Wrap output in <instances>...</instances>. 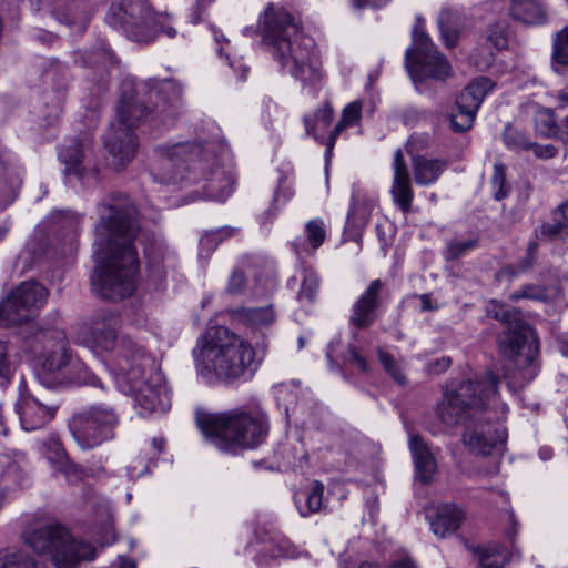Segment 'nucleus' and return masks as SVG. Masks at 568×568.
<instances>
[{
	"label": "nucleus",
	"mask_w": 568,
	"mask_h": 568,
	"mask_svg": "<svg viewBox=\"0 0 568 568\" xmlns=\"http://www.w3.org/2000/svg\"><path fill=\"white\" fill-rule=\"evenodd\" d=\"M38 381L47 388L55 389L68 383L64 369L69 365L70 354L64 332L58 327H38Z\"/></svg>",
	"instance_id": "9b49d317"
},
{
	"label": "nucleus",
	"mask_w": 568,
	"mask_h": 568,
	"mask_svg": "<svg viewBox=\"0 0 568 568\" xmlns=\"http://www.w3.org/2000/svg\"><path fill=\"white\" fill-rule=\"evenodd\" d=\"M452 361L449 357H440L436 361L428 363V371L432 374H440L449 368Z\"/></svg>",
	"instance_id": "4d7b16f0"
},
{
	"label": "nucleus",
	"mask_w": 568,
	"mask_h": 568,
	"mask_svg": "<svg viewBox=\"0 0 568 568\" xmlns=\"http://www.w3.org/2000/svg\"><path fill=\"white\" fill-rule=\"evenodd\" d=\"M318 286L320 280L317 274L313 270H304L298 298L313 302L316 297Z\"/></svg>",
	"instance_id": "e433bc0d"
},
{
	"label": "nucleus",
	"mask_w": 568,
	"mask_h": 568,
	"mask_svg": "<svg viewBox=\"0 0 568 568\" xmlns=\"http://www.w3.org/2000/svg\"><path fill=\"white\" fill-rule=\"evenodd\" d=\"M36 305V281L21 283L0 302V327L20 326L27 323Z\"/></svg>",
	"instance_id": "f3484780"
},
{
	"label": "nucleus",
	"mask_w": 568,
	"mask_h": 568,
	"mask_svg": "<svg viewBox=\"0 0 568 568\" xmlns=\"http://www.w3.org/2000/svg\"><path fill=\"white\" fill-rule=\"evenodd\" d=\"M17 184V179L14 176H11L9 185L4 186L1 190L2 194L0 197V209L6 207L13 201Z\"/></svg>",
	"instance_id": "5fc2aeb1"
},
{
	"label": "nucleus",
	"mask_w": 568,
	"mask_h": 568,
	"mask_svg": "<svg viewBox=\"0 0 568 568\" xmlns=\"http://www.w3.org/2000/svg\"><path fill=\"white\" fill-rule=\"evenodd\" d=\"M42 449L47 462L53 469L63 473L69 481H75L81 478V469L67 458L57 437H50L49 442L43 444Z\"/></svg>",
	"instance_id": "393cba45"
},
{
	"label": "nucleus",
	"mask_w": 568,
	"mask_h": 568,
	"mask_svg": "<svg viewBox=\"0 0 568 568\" xmlns=\"http://www.w3.org/2000/svg\"><path fill=\"white\" fill-rule=\"evenodd\" d=\"M89 61L92 65L101 63L103 68L111 67L116 63L114 53L105 45H102L99 50L92 52L89 57Z\"/></svg>",
	"instance_id": "de8ad7c7"
},
{
	"label": "nucleus",
	"mask_w": 568,
	"mask_h": 568,
	"mask_svg": "<svg viewBox=\"0 0 568 568\" xmlns=\"http://www.w3.org/2000/svg\"><path fill=\"white\" fill-rule=\"evenodd\" d=\"M235 231V229L231 227H221L215 231L206 232L200 239V257H209L210 254L217 247L219 243L233 236Z\"/></svg>",
	"instance_id": "72a5a7b5"
},
{
	"label": "nucleus",
	"mask_w": 568,
	"mask_h": 568,
	"mask_svg": "<svg viewBox=\"0 0 568 568\" xmlns=\"http://www.w3.org/2000/svg\"><path fill=\"white\" fill-rule=\"evenodd\" d=\"M50 220L60 225L62 230L74 231L80 217L71 211H55L51 214Z\"/></svg>",
	"instance_id": "a18cd8bd"
},
{
	"label": "nucleus",
	"mask_w": 568,
	"mask_h": 568,
	"mask_svg": "<svg viewBox=\"0 0 568 568\" xmlns=\"http://www.w3.org/2000/svg\"><path fill=\"white\" fill-rule=\"evenodd\" d=\"M195 369L207 384H232L252 376L256 369L253 346L224 326L205 331L193 349Z\"/></svg>",
	"instance_id": "39448f33"
},
{
	"label": "nucleus",
	"mask_w": 568,
	"mask_h": 568,
	"mask_svg": "<svg viewBox=\"0 0 568 568\" xmlns=\"http://www.w3.org/2000/svg\"><path fill=\"white\" fill-rule=\"evenodd\" d=\"M120 327L121 318L116 312L110 308L95 310L81 325L77 343L97 353L115 351L114 366L118 372L119 353L123 343H133L129 338L119 337Z\"/></svg>",
	"instance_id": "ddd939ff"
},
{
	"label": "nucleus",
	"mask_w": 568,
	"mask_h": 568,
	"mask_svg": "<svg viewBox=\"0 0 568 568\" xmlns=\"http://www.w3.org/2000/svg\"><path fill=\"white\" fill-rule=\"evenodd\" d=\"M348 361L351 364L355 365L362 373L368 372V363L366 358L359 355L354 347L349 348Z\"/></svg>",
	"instance_id": "6e6d98bb"
},
{
	"label": "nucleus",
	"mask_w": 568,
	"mask_h": 568,
	"mask_svg": "<svg viewBox=\"0 0 568 568\" xmlns=\"http://www.w3.org/2000/svg\"><path fill=\"white\" fill-rule=\"evenodd\" d=\"M498 378L486 373L480 379L468 378L447 386L436 407V415L446 426L464 425L462 442L476 455H489L505 443L506 432L497 425L508 407L497 394Z\"/></svg>",
	"instance_id": "f03ea898"
},
{
	"label": "nucleus",
	"mask_w": 568,
	"mask_h": 568,
	"mask_svg": "<svg viewBox=\"0 0 568 568\" xmlns=\"http://www.w3.org/2000/svg\"><path fill=\"white\" fill-rule=\"evenodd\" d=\"M59 405L57 403L44 404L38 400V419H42V424L52 420L57 414Z\"/></svg>",
	"instance_id": "603ef678"
},
{
	"label": "nucleus",
	"mask_w": 568,
	"mask_h": 568,
	"mask_svg": "<svg viewBox=\"0 0 568 568\" xmlns=\"http://www.w3.org/2000/svg\"><path fill=\"white\" fill-rule=\"evenodd\" d=\"M409 446L415 460L416 477L424 484L430 483L437 469L433 454L417 435L410 437Z\"/></svg>",
	"instance_id": "a878e982"
},
{
	"label": "nucleus",
	"mask_w": 568,
	"mask_h": 568,
	"mask_svg": "<svg viewBox=\"0 0 568 568\" xmlns=\"http://www.w3.org/2000/svg\"><path fill=\"white\" fill-rule=\"evenodd\" d=\"M168 17L163 14H155L153 12V19L148 22L145 28H151L154 30L155 36L159 31H162L169 38H174L176 36V30L172 26L166 24Z\"/></svg>",
	"instance_id": "49530a36"
},
{
	"label": "nucleus",
	"mask_w": 568,
	"mask_h": 568,
	"mask_svg": "<svg viewBox=\"0 0 568 568\" xmlns=\"http://www.w3.org/2000/svg\"><path fill=\"white\" fill-rule=\"evenodd\" d=\"M378 358L384 369L394 378V381L399 385H405L407 383L406 375L389 353L378 349Z\"/></svg>",
	"instance_id": "ea45409f"
},
{
	"label": "nucleus",
	"mask_w": 568,
	"mask_h": 568,
	"mask_svg": "<svg viewBox=\"0 0 568 568\" xmlns=\"http://www.w3.org/2000/svg\"><path fill=\"white\" fill-rule=\"evenodd\" d=\"M490 184L495 200L500 201L508 196L510 187L506 183V166L503 163L494 164Z\"/></svg>",
	"instance_id": "c9c22d12"
},
{
	"label": "nucleus",
	"mask_w": 568,
	"mask_h": 568,
	"mask_svg": "<svg viewBox=\"0 0 568 568\" xmlns=\"http://www.w3.org/2000/svg\"><path fill=\"white\" fill-rule=\"evenodd\" d=\"M480 568H501L490 556H485L481 560Z\"/></svg>",
	"instance_id": "774afa93"
},
{
	"label": "nucleus",
	"mask_w": 568,
	"mask_h": 568,
	"mask_svg": "<svg viewBox=\"0 0 568 568\" xmlns=\"http://www.w3.org/2000/svg\"><path fill=\"white\" fill-rule=\"evenodd\" d=\"M477 246L478 241L475 239L467 241L452 240L447 243L444 256L447 261H455L464 256L467 252L476 248Z\"/></svg>",
	"instance_id": "58836bf2"
},
{
	"label": "nucleus",
	"mask_w": 568,
	"mask_h": 568,
	"mask_svg": "<svg viewBox=\"0 0 568 568\" xmlns=\"http://www.w3.org/2000/svg\"><path fill=\"white\" fill-rule=\"evenodd\" d=\"M40 541L41 556L48 555L55 568H75L81 560L91 561L95 558L94 548L71 539L62 526L49 518H38V544Z\"/></svg>",
	"instance_id": "9d476101"
},
{
	"label": "nucleus",
	"mask_w": 568,
	"mask_h": 568,
	"mask_svg": "<svg viewBox=\"0 0 568 568\" xmlns=\"http://www.w3.org/2000/svg\"><path fill=\"white\" fill-rule=\"evenodd\" d=\"M555 97L559 103V106L565 108L568 106V87L559 90L555 93Z\"/></svg>",
	"instance_id": "0e129e2a"
},
{
	"label": "nucleus",
	"mask_w": 568,
	"mask_h": 568,
	"mask_svg": "<svg viewBox=\"0 0 568 568\" xmlns=\"http://www.w3.org/2000/svg\"><path fill=\"white\" fill-rule=\"evenodd\" d=\"M519 273H521V272L519 271L517 265H508L500 270L499 275L506 276L509 280H513V278L517 277Z\"/></svg>",
	"instance_id": "e2e57ef3"
},
{
	"label": "nucleus",
	"mask_w": 568,
	"mask_h": 568,
	"mask_svg": "<svg viewBox=\"0 0 568 568\" xmlns=\"http://www.w3.org/2000/svg\"><path fill=\"white\" fill-rule=\"evenodd\" d=\"M230 318L233 323L257 329L272 325L276 320L273 305L262 307H235L229 310Z\"/></svg>",
	"instance_id": "b1692460"
},
{
	"label": "nucleus",
	"mask_w": 568,
	"mask_h": 568,
	"mask_svg": "<svg viewBox=\"0 0 568 568\" xmlns=\"http://www.w3.org/2000/svg\"><path fill=\"white\" fill-rule=\"evenodd\" d=\"M487 315L507 325V329L498 335L499 351L517 364V372L508 378L510 389L529 384L539 372V342L535 331L521 318V313L496 300L488 302Z\"/></svg>",
	"instance_id": "0eeeda50"
},
{
	"label": "nucleus",
	"mask_w": 568,
	"mask_h": 568,
	"mask_svg": "<svg viewBox=\"0 0 568 568\" xmlns=\"http://www.w3.org/2000/svg\"><path fill=\"white\" fill-rule=\"evenodd\" d=\"M116 378L123 390L133 396L142 416L165 413L171 407L162 374L155 369L153 358L146 356L136 344L123 343Z\"/></svg>",
	"instance_id": "6e6552de"
},
{
	"label": "nucleus",
	"mask_w": 568,
	"mask_h": 568,
	"mask_svg": "<svg viewBox=\"0 0 568 568\" xmlns=\"http://www.w3.org/2000/svg\"><path fill=\"white\" fill-rule=\"evenodd\" d=\"M535 125L537 131L545 136H552L557 132L555 116L550 110H541L536 114Z\"/></svg>",
	"instance_id": "a19ab883"
},
{
	"label": "nucleus",
	"mask_w": 568,
	"mask_h": 568,
	"mask_svg": "<svg viewBox=\"0 0 568 568\" xmlns=\"http://www.w3.org/2000/svg\"><path fill=\"white\" fill-rule=\"evenodd\" d=\"M98 214L92 290L104 300L121 301L133 293L139 268L136 207L128 195L112 193L98 204Z\"/></svg>",
	"instance_id": "f257e3e1"
},
{
	"label": "nucleus",
	"mask_w": 568,
	"mask_h": 568,
	"mask_svg": "<svg viewBox=\"0 0 568 568\" xmlns=\"http://www.w3.org/2000/svg\"><path fill=\"white\" fill-rule=\"evenodd\" d=\"M390 0H353V3L356 8L364 7H383L387 4Z\"/></svg>",
	"instance_id": "052dcab7"
},
{
	"label": "nucleus",
	"mask_w": 568,
	"mask_h": 568,
	"mask_svg": "<svg viewBox=\"0 0 568 568\" xmlns=\"http://www.w3.org/2000/svg\"><path fill=\"white\" fill-rule=\"evenodd\" d=\"M104 146L108 151V163L115 171H121L134 159L138 152V142L134 132L116 129L111 123L104 138Z\"/></svg>",
	"instance_id": "a211bd4d"
},
{
	"label": "nucleus",
	"mask_w": 568,
	"mask_h": 568,
	"mask_svg": "<svg viewBox=\"0 0 568 568\" xmlns=\"http://www.w3.org/2000/svg\"><path fill=\"white\" fill-rule=\"evenodd\" d=\"M246 285V277L244 273L240 270H234L231 274L229 284H227V292L230 294H241L243 293Z\"/></svg>",
	"instance_id": "09e8293b"
},
{
	"label": "nucleus",
	"mask_w": 568,
	"mask_h": 568,
	"mask_svg": "<svg viewBox=\"0 0 568 568\" xmlns=\"http://www.w3.org/2000/svg\"><path fill=\"white\" fill-rule=\"evenodd\" d=\"M464 519L465 513L460 507L454 504H445L438 508L430 527L435 535L445 538L447 535L455 532Z\"/></svg>",
	"instance_id": "bb28decb"
},
{
	"label": "nucleus",
	"mask_w": 568,
	"mask_h": 568,
	"mask_svg": "<svg viewBox=\"0 0 568 568\" xmlns=\"http://www.w3.org/2000/svg\"><path fill=\"white\" fill-rule=\"evenodd\" d=\"M415 182L418 185L435 183L447 169L448 162L442 159H432L425 155L414 156L412 160Z\"/></svg>",
	"instance_id": "c85d7f7f"
},
{
	"label": "nucleus",
	"mask_w": 568,
	"mask_h": 568,
	"mask_svg": "<svg viewBox=\"0 0 568 568\" xmlns=\"http://www.w3.org/2000/svg\"><path fill=\"white\" fill-rule=\"evenodd\" d=\"M8 372L7 347L6 344L0 341V376H6Z\"/></svg>",
	"instance_id": "bf43d9fd"
},
{
	"label": "nucleus",
	"mask_w": 568,
	"mask_h": 568,
	"mask_svg": "<svg viewBox=\"0 0 568 568\" xmlns=\"http://www.w3.org/2000/svg\"><path fill=\"white\" fill-rule=\"evenodd\" d=\"M494 87L495 83L490 79L479 77L460 92L450 113V126L455 132H464L471 128L478 109Z\"/></svg>",
	"instance_id": "dca6fc26"
},
{
	"label": "nucleus",
	"mask_w": 568,
	"mask_h": 568,
	"mask_svg": "<svg viewBox=\"0 0 568 568\" xmlns=\"http://www.w3.org/2000/svg\"><path fill=\"white\" fill-rule=\"evenodd\" d=\"M509 14L524 24H541L546 9L540 0H509Z\"/></svg>",
	"instance_id": "c756f323"
},
{
	"label": "nucleus",
	"mask_w": 568,
	"mask_h": 568,
	"mask_svg": "<svg viewBox=\"0 0 568 568\" xmlns=\"http://www.w3.org/2000/svg\"><path fill=\"white\" fill-rule=\"evenodd\" d=\"M305 232L313 248H317L324 243L326 233L322 220L316 219L310 221L305 226Z\"/></svg>",
	"instance_id": "37998d69"
},
{
	"label": "nucleus",
	"mask_w": 568,
	"mask_h": 568,
	"mask_svg": "<svg viewBox=\"0 0 568 568\" xmlns=\"http://www.w3.org/2000/svg\"><path fill=\"white\" fill-rule=\"evenodd\" d=\"M382 290L383 283L381 280L371 282L352 307V314L349 316L351 326L364 329L376 321V312L382 304Z\"/></svg>",
	"instance_id": "6ab92c4d"
},
{
	"label": "nucleus",
	"mask_w": 568,
	"mask_h": 568,
	"mask_svg": "<svg viewBox=\"0 0 568 568\" xmlns=\"http://www.w3.org/2000/svg\"><path fill=\"white\" fill-rule=\"evenodd\" d=\"M158 161L152 174L163 184H194L205 181L202 197L223 202L233 192L232 175L217 168L211 144L201 145L192 142L156 148Z\"/></svg>",
	"instance_id": "7ed1b4c3"
},
{
	"label": "nucleus",
	"mask_w": 568,
	"mask_h": 568,
	"mask_svg": "<svg viewBox=\"0 0 568 568\" xmlns=\"http://www.w3.org/2000/svg\"><path fill=\"white\" fill-rule=\"evenodd\" d=\"M504 142L509 149L516 151H529V146H531V141L527 135L510 125L504 130Z\"/></svg>",
	"instance_id": "4c0bfd02"
},
{
	"label": "nucleus",
	"mask_w": 568,
	"mask_h": 568,
	"mask_svg": "<svg viewBox=\"0 0 568 568\" xmlns=\"http://www.w3.org/2000/svg\"><path fill=\"white\" fill-rule=\"evenodd\" d=\"M393 183L390 194L394 203L404 212H408L412 207L414 191L408 168L404 160L400 149L396 150L393 160Z\"/></svg>",
	"instance_id": "aec40b11"
},
{
	"label": "nucleus",
	"mask_w": 568,
	"mask_h": 568,
	"mask_svg": "<svg viewBox=\"0 0 568 568\" xmlns=\"http://www.w3.org/2000/svg\"><path fill=\"white\" fill-rule=\"evenodd\" d=\"M521 298L546 302L550 300V294L546 286L538 284H525L509 295V300L513 302H517Z\"/></svg>",
	"instance_id": "f704fd0d"
},
{
	"label": "nucleus",
	"mask_w": 568,
	"mask_h": 568,
	"mask_svg": "<svg viewBox=\"0 0 568 568\" xmlns=\"http://www.w3.org/2000/svg\"><path fill=\"white\" fill-rule=\"evenodd\" d=\"M153 19V11L146 0H113L105 14V21L114 29L122 30L134 42L149 43L155 32L145 28Z\"/></svg>",
	"instance_id": "2eb2a0df"
},
{
	"label": "nucleus",
	"mask_w": 568,
	"mask_h": 568,
	"mask_svg": "<svg viewBox=\"0 0 568 568\" xmlns=\"http://www.w3.org/2000/svg\"><path fill=\"white\" fill-rule=\"evenodd\" d=\"M405 64L414 82L428 78L442 80L450 71L446 58L434 48L429 37L423 31L419 19L413 30V44L406 50Z\"/></svg>",
	"instance_id": "4468645a"
},
{
	"label": "nucleus",
	"mask_w": 568,
	"mask_h": 568,
	"mask_svg": "<svg viewBox=\"0 0 568 568\" xmlns=\"http://www.w3.org/2000/svg\"><path fill=\"white\" fill-rule=\"evenodd\" d=\"M529 150L534 151L535 155L540 159H551L557 154V149L551 144L540 145L531 142Z\"/></svg>",
	"instance_id": "864d4df0"
},
{
	"label": "nucleus",
	"mask_w": 568,
	"mask_h": 568,
	"mask_svg": "<svg viewBox=\"0 0 568 568\" xmlns=\"http://www.w3.org/2000/svg\"><path fill=\"white\" fill-rule=\"evenodd\" d=\"M111 568H136V565L131 559L119 557V560Z\"/></svg>",
	"instance_id": "69168bd1"
},
{
	"label": "nucleus",
	"mask_w": 568,
	"mask_h": 568,
	"mask_svg": "<svg viewBox=\"0 0 568 568\" xmlns=\"http://www.w3.org/2000/svg\"><path fill=\"white\" fill-rule=\"evenodd\" d=\"M118 424L119 415L115 409L98 404L74 414L69 427L82 449H92L112 439Z\"/></svg>",
	"instance_id": "f8f14e48"
},
{
	"label": "nucleus",
	"mask_w": 568,
	"mask_h": 568,
	"mask_svg": "<svg viewBox=\"0 0 568 568\" xmlns=\"http://www.w3.org/2000/svg\"><path fill=\"white\" fill-rule=\"evenodd\" d=\"M181 88L171 80L149 79L135 91V81L125 77L120 84V100L116 106V129L133 132L143 121L161 125H173L181 114Z\"/></svg>",
	"instance_id": "423d86ee"
},
{
	"label": "nucleus",
	"mask_w": 568,
	"mask_h": 568,
	"mask_svg": "<svg viewBox=\"0 0 568 568\" xmlns=\"http://www.w3.org/2000/svg\"><path fill=\"white\" fill-rule=\"evenodd\" d=\"M487 41L493 44L497 50H500L507 45V38L501 33L490 31L487 36Z\"/></svg>",
	"instance_id": "13d9d810"
},
{
	"label": "nucleus",
	"mask_w": 568,
	"mask_h": 568,
	"mask_svg": "<svg viewBox=\"0 0 568 568\" xmlns=\"http://www.w3.org/2000/svg\"><path fill=\"white\" fill-rule=\"evenodd\" d=\"M22 539L28 548L0 550V568H36V532L24 530Z\"/></svg>",
	"instance_id": "5701e85b"
},
{
	"label": "nucleus",
	"mask_w": 568,
	"mask_h": 568,
	"mask_svg": "<svg viewBox=\"0 0 568 568\" xmlns=\"http://www.w3.org/2000/svg\"><path fill=\"white\" fill-rule=\"evenodd\" d=\"M61 108H62V102L60 99H57V101L54 102V104L51 109L48 125H52L58 121L59 114L61 112Z\"/></svg>",
	"instance_id": "680f3d73"
},
{
	"label": "nucleus",
	"mask_w": 568,
	"mask_h": 568,
	"mask_svg": "<svg viewBox=\"0 0 568 568\" xmlns=\"http://www.w3.org/2000/svg\"><path fill=\"white\" fill-rule=\"evenodd\" d=\"M361 103L352 102L347 104L342 112V121L348 125L355 124L361 118Z\"/></svg>",
	"instance_id": "8fccbe9b"
},
{
	"label": "nucleus",
	"mask_w": 568,
	"mask_h": 568,
	"mask_svg": "<svg viewBox=\"0 0 568 568\" xmlns=\"http://www.w3.org/2000/svg\"><path fill=\"white\" fill-rule=\"evenodd\" d=\"M562 233L568 234V200L551 212L550 221L541 224L536 236L539 240H554Z\"/></svg>",
	"instance_id": "2f4dec72"
},
{
	"label": "nucleus",
	"mask_w": 568,
	"mask_h": 568,
	"mask_svg": "<svg viewBox=\"0 0 568 568\" xmlns=\"http://www.w3.org/2000/svg\"><path fill=\"white\" fill-rule=\"evenodd\" d=\"M334 116L333 108L329 103H324L314 114V118H304L305 129L308 134H312L314 139L321 141L323 138L318 130L326 129Z\"/></svg>",
	"instance_id": "473e14b6"
},
{
	"label": "nucleus",
	"mask_w": 568,
	"mask_h": 568,
	"mask_svg": "<svg viewBox=\"0 0 568 568\" xmlns=\"http://www.w3.org/2000/svg\"><path fill=\"white\" fill-rule=\"evenodd\" d=\"M349 126L347 123H344V121L339 120V122L336 124L334 130L329 133L328 138L321 139V143L326 146V155L329 156L332 154L333 148L335 145L337 136L341 134V132Z\"/></svg>",
	"instance_id": "3c124183"
},
{
	"label": "nucleus",
	"mask_w": 568,
	"mask_h": 568,
	"mask_svg": "<svg viewBox=\"0 0 568 568\" xmlns=\"http://www.w3.org/2000/svg\"><path fill=\"white\" fill-rule=\"evenodd\" d=\"M91 148V140L85 135L67 141L59 150V160L64 164V173L84 179L82 166L87 151Z\"/></svg>",
	"instance_id": "4be33fe9"
},
{
	"label": "nucleus",
	"mask_w": 568,
	"mask_h": 568,
	"mask_svg": "<svg viewBox=\"0 0 568 568\" xmlns=\"http://www.w3.org/2000/svg\"><path fill=\"white\" fill-rule=\"evenodd\" d=\"M552 58L556 63L568 65V28L562 29L557 34Z\"/></svg>",
	"instance_id": "c03bdc74"
},
{
	"label": "nucleus",
	"mask_w": 568,
	"mask_h": 568,
	"mask_svg": "<svg viewBox=\"0 0 568 568\" xmlns=\"http://www.w3.org/2000/svg\"><path fill=\"white\" fill-rule=\"evenodd\" d=\"M273 548L270 550L272 557L295 558L300 555L298 548L286 537L272 539Z\"/></svg>",
	"instance_id": "79ce46f5"
},
{
	"label": "nucleus",
	"mask_w": 568,
	"mask_h": 568,
	"mask_svg": "<svg viewBox=\"0 0 568 568\" xmlns=\"http://www.w3.org/2000/svg\"><path fill=\"white\" fill-rule=\"evenodd\" d=\"M324 485L314 480L306 489L294 495V501L302 517L318 513L323 507Z\"/></svg>",
	"instance_id": "7c9ffc66"
},
{
	"label": "nucleus",
	"mask_w": 568,
	"mask_h": 568,
	"mask_svg": "<svg viewBox=\"0 0 568 568\" xmlns=\"http://www.w3.org/2000/svg\"><path fill=\"white\" fill-rule=\"evenodd\" d=\"M375 205L376 197L374 195L362 189L354 190L346 219V231L359 235L361 231L367 225Z\"/></svg>",
	"instance_id": "412c9836"
},
{
	"label": "nucleus",
	"mask_w": 568,
	"mask_h": 568,
	"mask_svg": "<svg viewBox=\"0 0 568 568\" xmlns=\"http://www.w3.org/2000/svg\"><path fill=\"white\" fill-rule=\"evenodd\" d=\"M263 42L291 75L303 84L315 85L323 79L322 61L315 41L304 34L283 8L268 4L261 22Z\"/></svg>",
	"instance_id": "20e7f679"
},
{
	"label": "nucleus",
	"mask_w": 568,
	"mask_h": 568,
	"mask_svg": "<svg viewBox=\"0 0 568 568\" xmlns=\"http://www.w3.org/2000/svg\"><path fill=\"white\" fill-rule=\"evenodd\" d=\"M201 432L222 452L237 454L258 446L267 435L265 417L257 413L232 410L197 418Z\"/></svg>",
	"instance_id": "1a4fd4ad"
},
{
	"label": "nucleus",
	"mask_w": 568,
	"mask_h": 568,
	"mask_svg": "<svg viewBox=\"0 0 568 568\" xmlns=\"http://www.w3.org/2000/svg\"><path fill=\"white\" fill-rule=\"evenodd\" d=\"M437 23L445 45L454 48L458 42L460 30L465 26V14L455 8H443Z\"/></svg>",
	"instance_id": "cd10ccee"
},
{
	"label": "nucleus",
	"mask_w": 568,
	"mask_h": 568,
	"mask_svg": "<svg viewBox=\"0 0 568 568\" xmlns=\"http://www.w3.org/2000/svg\"><path fill=\"white\" fill-rule=\"evenodd\" d=\"M389 568H416L414 562L409 558H402L395 560Z\"/></svg>",
	"instance_id": "338daca9"
}]
</instances>
